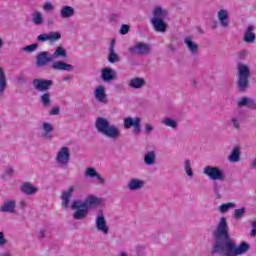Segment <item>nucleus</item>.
I'll use <instances>...</instances> for the list:
<instances>
[{
    "instance_id": "52",
    "label": "nucleus",
    "mask_w": 256,
    "mask_h": 256,
    "mask_svg": "<svg viewBox=\"0 0 256 256\" xmlns=\"http://www.w3.org/2000/svg\"><path fill=\"white\" fill-rule=\"evenodd\" d=\"M71 79H73L72 75H66L63 77L62 81H71Z\"/></svg>"
},
{
    "instance_id": "15",
    "label": "nucleus",
    "mask_w": 256,
    "mask_h": 256,
    "mask_svg": "<svg viewBox=\"0 0 256 256\" xmlns=\"http://www.w3.org/2000/svg\"><path fill=\"white\" fill-rule=\"evenodd\" d=\"M237 107H248V109H256V100L249 97H241L237 100Z\"/></svg>"
},
{
    "instance_id": "1",
    "label": "nucleus",
    "mask_w": 256,
    "mask_h": 256,
    "mask_svg": "<svg viewBox=\"0 0 256 256\" xmlns=\"http://www.w3.org/2000/svg\"><path fill=\"white\" fill-rule=\"evenodd\" d=\"M214 245L212 248L213 255L221 256H239L245 255L249 251V244L242 242L237 246V242L229 235V227L227 226V219L220 218V221L213 232Z\"/></svg>"
},
{
    "instance_id": "9",
    "label": "nucleus",
    "mask_w": 256,
    "mask_h": 256,
    "mask_svg": "<svg viewBox=\"0 0 256 256\" xmlns=\"http://www.w3.org/2000/svg\"><path fill=\"white\" fill-rule=\"evenodd\" d=\"M128 51L132 53V55H148L151 52V46L147 43L138 42L134 46L129 47Z\"/></svg>"
},
{
    "instance_id": "54",
    "label": "nucleus",
    "mask_w": 256,
    "mask_h": 256,
    "mask_svg": "<svg viewBox=\"0 0 256 256\" xmlns=\"http://www.w3.org/2000/svg\"><path fill=\"white\" fill-rule=\"evenodd\" d=\"M116 256H129V253H127L126 251H122L118 253Z\"/></svg>"
},
{
    "instance_id": "25",
    "label": "nucleus",
    "mask_w": 256,
    "mask_h": 256,
    "mask_svg": "<svg viewBox=\"0 0 256 256\" xmlns=\"http://www.w3.org/2000/svg\"><path fill=\"white\" fill-rule=\"evenodd\" d=\"M129 87H131L132 89H141V87L145 86V79L143 78H132L129 82H128Z\"/></svg>"
},
{
    "instance_id": "2",
    "label": "nucleus",
    "mask_w": 256,
    "mask_h": 256,
    "mask_svg": "<svg viewBox=\"0 0 256 256\" xmlns=\"http://www.w3.org/2000/svg\"><path fill=\"white\" fill-rule=\"evenodd\" d=\"M105 200L103 198L97 196H88L84 201L83 200H74L71 209L76 210L73 214V218L76 221H81L83 219H87L89 215V209L91 207H99V205H103Z\"/></svg>"
},
{
    "instance_id": "33",
    "label": "nucleus",
    "mask_w": 256,
    "mask_h": 256,
    "mask_svg": "<svg viewBox=\"0 0 256 256\" xmlns=\"http://www.w3.org/2000/svg\"><path fill=\"white\" fill-rule=\"evenodd\" d=\"M157 159V154L155 151L147 152L144 156V163L146 165H155V161Z\"/></svg>"
},
{
    "instance_id": "49",
    "label": "nucleus",
    "mask_w": 256,
    "mask_h": 256,
    "mask_svg": "<svg viewBox=\"0 0 256 256\" xmlns=\"http://www.w3.org/2000/svg\"><path fill=\"white\" fill-rule=\"evenodd\" d=\"M145 131H146V133H151V131H153V125L146 124L145 125Z\"/></svg>"
},
{
    "instance_id": "45",
    "label": "nucleus",
    "mask_w": 256,
    "mask_h": 256,
    "mask_svg": "<svg viewBox=\"0 0 256 256\" xmlns=\"http://www.w3.org/2000/svg\"><path fill=\"white\" fill-rule=\"evenodd\" d=\"M37 41L39 43H45V41H47V33H43V34L38 35Z\"/></svg>"
},
{
    "instance_id": "23",
    "label": "nucleus",
    "mask_w": 256,
    "mask_h": 256,
    "mask_svg": "<svg viewBox=\"0 0 256 256\" xmlns=\"http://www.w3.org/2000/svg\"><path fill=\"white\" fill-rule=\"evenodd\" d=\"M16 203L14 200H6L3 205L0 207L2 213H15Z\"/></svg>"
},
{
    "instance_id": "30",
    "label": "nucleus",
    "mask_w": 256,
    "mask_h": 256,
    "mask_svg": "<svg viewBox=\"0 0 256 256\" xmlns=\"http://www.w3.org/2000/svg\"><path fill=\"white\" fill-rule=\"evenodd\" d=\"M184 43L187 46L190 53H196L199 49L197 43L193 42V39L189 36L184 39Z\"/></svg>"
},
{
    "instance_id": "32",
    "label": "nucleus",
    "mask_w": 256,
    "mask_h": 256,
    "mask_svg": "<svg viewBox=\"0 0 256 256\" xmlns=\"http://www.w3.org/2000/svg\"><path fill=\"white\" fill-rule=\"evenodd\" d=\"M5 89H7V77L3 68L0 67V95L5 93Z\"/></svg>"
},
{
    "instance_id": "34",
    "label": "nucleus",
    "mask_w": 256,
    "mask_h": 256,
    "mask_svg": "<svg viewBox=\"0 0 256 256\" xmlns=\"http://www.w3.org/2000/svg\"><path fill=\"white\" fill-rule=\"evenodd\" d=\"M32 23H34V25H43V14L39 11H35L32 14Z\"/></svg>"
},
{
    "instance_id": "38",
    "label": "nucleus",
    "mask_w": 256,
    "mask_h": 256,
    "mask_svg": "<svg viewBox=\"0 0 256 256\" xmlns=\"http://www.w3.org/2000/svg\"><path fill=\"white\" fill-rule=\"evenodd\" d=\"M230 209H235V203L228 202V203L222 204L218 208V211H220L221 213H227V211H230Z\"/></svg>"
},
{
    "instance_id": "41",
    "label": "nucleus",
    "mask_w": 256,
    "mask_h": 256,
    "mask_svg": "<svg viewBox=\"0 0 256 256\" xmlns=\"http://www.w3.org/2000/svg\"><path fill=\"white\" fill-rule=\"evenodd\" d=\"M37 44H31L23 48V51H26L27 53H33L37 49Z\"/></svg>"
},
{
    "instance_id": "3",
    "label": "nucleus",
    "mask_w": 256,
    "mask_h": 256,
    "mask_svg": "<svg viewBox=\"0 0 256 256\" xmlns=\"http://www.w3.org/2000/svg\"><path fill=\"white\" fill-rule=\"evenodd\" d=\"M98 133H101L109 139H119L121 137V129L115 125H111L107 118L98 117L95 122Z\"/></svg>"
},
{
    "instance_id": "24",
    "label": "nucleus",
    "mask_w": 256,
    "mask_h": 256,
    "mask_svg": "<svg viewBox=\"0 0 256 256\" xmlns=\"http://www.w3.org/2000/svg\"><path fill=\"white\" fill-rule=\"evenodd\" d=\"M75 15V9L71 6H62L60 10V16L62 19H71Z\"/></svg>"
},
{
    "instance_id": "42",
    "label": "nucleus",
    "mask_w": 256,
    "mask_h": 256,
    "mask_svg": "<svg viewBox=\"0 0 256 256\" xmlns=\"http://www.w3.org/2000/svg\"><path fill=\"white\" fill-rule=\"evenodd\" d=\"M8 240L5 238V233L0 231V247H5L7 245Z\"/></svg>"
},
{
    "instance_id": "50",
    "label": "nucleus",
    "mask_w": 256,
    "mask_h": 256,
    "mask_svg": "<svg viewBox=\"0 0 256 256\" xmlns=\"http://www.w3.org/2000/svg\"><path fill=\"white\" fill-rule=\"evenodd\" d=\"M13 173H14L13 168L8 167V168L6 169V175H9V176L11 177V175H13Z\"/></svg>"
},
{
    "instance_id": "26",
    "label": "nucleus",
    "mask_w": 256,
    "mask_h": 256,
    "mask_svg": "<svg viewBox=\"0 0 256 256\" xmlns=\"http://www.w3.org/2000/svg\"><path fill=\"white\" fill-rule=\"evenodd\" d=\"M255 28L253 26H248L245 34H244V41L245 43H255V33H253V30Z\"/></svg>"
},
{
    "instance_id": "43",
    "label": "nucleus",
    "mask_w": 256,
    "mask_h": 256,
    "mask_svg": "<svg viewBox=\"0 0 256 256\" xmlns=\"http://www.w3.org/2000/svg\"><path fill=\"white\" fill-rule=\"evenodd\" d=\"M54 10H55V6H53L51 2H46L43 5V11H54Z\"/></svg>"
},
{
    "instance_id": "6",
    "label": "nucleus",
    "mask_w": 256,
    "mask_h": 256,
    "mask_svg": "<svg viewBox=\"0 0 256 256\" xmlns=\"http://www.w3.org/2000/svg\"><path fill=\"white\" fill-rule=\"evenodd\" d=\"M203 174L211 181H225V172L220 167L208 165L204 168Z\"/></svg>"
},
{
    "instance_id": "37",
    "label": "nucleus",
    "mask_w": 256,
    "mask_h": 256,
    "mask_svg": "<svg viewBox=\"0 0 256 256\" xmlns=\"http://www.w3.org/2000/svg\"><path fill=\"white\" fill-rule=\"evenodd\" d=\"M184 171L188 175V177H193V168H191V160L185 159L183 162Z\"/></svg>"
},
{
    "instance_id": "13",
    "label": "nucleus",
    "mask_w": 256,
    "mask_h": 256,
    "mask_svg": "<svg viewBox=\"0 0 256 256\" xmlns=\"http://www.w3.org/2000/svg\"><path fill=\"white\" fill-rule=\"evenodd\" d=\"M217 19L221 27H224V28L229 27V10H226V9L218 10Z\"/></svg>"
},
{
    "instance_id": "8",
    "label": "nucleus",
    "mask_w": 256,
    "mask_h": 256,
    "mask_svg": "<svg viewBox=\"0 0 256 256\" xmlns=\"http://www.w3.org/2000/svg\"><path fill=\"white\" fill-rule=\"evenodd\" d=\"M133 127V133L139 135L141 133V118H125L124 119V129H131Z\"/></svg>"
},
{
    "instance_id": "27",
    "label": "nucleus",
    "mask_w": 256,
    "mask_h": 256,
    "mask_svg": "<svg viewBox=\"0 0 256 256\" xmlns=\"http://www.w3.org/2000/svg\"><path fill=\"white\" fill-rule=\"evenodd\" d=\"M108 61L109 63H117L119 61V55L115 53V40L111 41Z\"/></svg>"
},
{
    "instance_id": "36",
    "label": "nucleus",
    "mask_w": 256,
    "mask_h": 256,
    "mask_svg": "<svg viewBox=\"0 0 256 256\" xmlns=\"http://www.w3.org/2000/svg\"><path fill=\"white\" fill-rule=\"evenodd\" d=\"M40 101L44 107H51V94L48 92L40 96Z\"/></svg>"
},
{
    "instance_id": "5",
    "label": "nucleus",
    "mask_w": 256,
    "mask_h": 256,
    "mask_svg": "<svg viewBox=\"0 0 256 256\" xmlns=\"http://www.w3.org/2000/svg\"><path fill=\"white\" fill-rule=\"evenodd\" d=\"M251 70L247 64H238V87L240 91H245L249 87V77Z\"/></svg>"
},
{
    "instance_id": "56",
    "label": "nucleus",
    "mask_w": 256,
    "mask_h": 256,
    "mask_svg": "<svg viewBox=\"0 0 256 256\" xmlns=\"http://www.w3.org/2000/svg\"><path fill=\"white\" fill-rule=\"evenodd\" d=\"M0 256H11V253L10 252H4Z\"/></svg>"
},
{
    "instance_id": "20",
    "label": "nucleus",
    "mask_w": 256,
    "mask_h": 256,
    "mask_svg": "<svg viewBox=\"0 0 256 256\" xmlns=\"http://www.w3.org/2000/svg\"><path fill=\"white\" fill-rule=\"evenodd\" d=\"M94 96L99 103H107V94L104 86H97L94 90Z\"/></svg>"
},
{
    "instance_id": "28",
    "label": "nucleus",
    "mask_w": 256,
    "mask_h": 256,
    "mask_svg": "<svg viewBox=\"0 0 256 256\" xmlns=\"http://www.w3.org/2000/svg\"><path fill=\"white\" fill-rule=\"evenodd\" d=\"M52 61L54 59H67V50L65 48L59 46L56 48L55 52L51 55Z\"/></svg>"
},
{
    "instance_id": "57",
    "label": "nucleus",
    "mask_w": 256,
    "mask_h": 256,
    "mask_svg": "<svg viewBox=\"0 0 256 256\" xmlns=\"http://www.w3.org/2000/svg\"><path fill=\"white\" fill-rule=\"evenodd\" d=\"M3 47V40L0 38V49Z\"/></svg>"
},
{
    "instance_id": "35",
    "label": "nucleus",
    "mask_w": 256,
    "mask_h": 256,
    "mask_svg": "<svg viewBox=\"0 0 256 256\" xmlns=\"http://www.w3.org/2000/svg\"><path fill=\"white\" fill-rule=\"evenodd\" d=\"M46 39L47 41H50V43H55V41H59L61 39V32H49L46 33Z\"/></svg>"
},
{
    "instance_id": "46",
    "label": "nucleus",
    "mask_w": 256,
    "mask_h": 256,
    "mask_svg": "<svg viewBox=\"0 0 256 256\" xmlns=\"http://www.w3.org/2000/svg\"><path fill=\"white\" fill-rule=\"evenodd\" d=\"M251 226V237H256V220L252 221Z\"/></svg>"
},
{
    "instance_id": "31",
    "label": "nucleus",
    "mask_w": 256,
    "mask_h": 256,
    "mask_svg": "<svg viewBox=\"0 0 256 256\" xmlns=\"http://www.w3.org/2000/svg\"><path fill=\"white\" fill-rule=\"evenodd\" d=\"M239 159H241V149L239 147H235L228 157V161H230V163H238Z\"/></svg>"
},
{
    "instance_id": "18",
    "label": "nucleus",
    "mask_w": 256,
    "mask_h": 256,
    "mask_svg": "<svg viewBox=\"0 0 256 256\" xmlns=\"http://www.w3.org/2000/svg\"><path fill=\"white\" fill-rule=\"evenodd\" d=\"M50 61H53V58L49 56V52H41L37 55L36 65L38 67H45Z\"/></svg>"
},
{
    "instance_id": "19",
    "label": "nucleus",
    "mask_w": 256,
    "mask_h": 256,
    "mask_svg": "<svg viewBox=\"0 0 256 256\" xmlns=\"http://www.w3.org/2000/svg\"><path fill=\"white\" fill-rule=\"evenodd\" d=\"M85 177H88V179H96L101 185L105 183V179H103V177H101L93 167L86 168Z\"/></svg>"
},
{
    "instance_id": "48",
    "label": "nucleus",
    "mask_w": 256,
    "mask_h": 256,
    "mask_svg": "<svg viewBox=\"0 0 256 256\" xmlns=\"http://www.w3.org/2000/svg\"><path fill=\"white\" fill-rule=\"evenodd\" d=\"M143 251H145L144 246H137V248H136L137 255H142Z\"/></svg>"
},
{
    "instance_id": "29",
    "label": "nucleus",
    "mask_w": 256,
    "mask_h": 256,
    "mask_svg": "<svg viewBox=\"0 0 256 256\" xmlns=\"http://www.w3.org/2000/svg\"><path fill=\"white\" fill-rule=\"evenodd\" d=\"M21 191L26 195H34V193H37L38 189L31 183L27 182L21 186Z\"/></svg>"
},
{
    "instance_id": "55",
    "label": "nucleus",
    "mask_w": 256,
    "mask_h": 256,
    "mask_svg": "<svg viewBox=\"0 0 256 256\" xmlns=\"http://www.w3.org/2000/svg\"><path fill=\"white\" fill-rule=\"evenodd\" d=\"M251 167H252L253 169H256V157H255V159L252 161Z\"/></svg>"
},
{
    "instance_id": "11",
    "label": "nucleus",
    "mask_w": 256,
    "mask_h": 256,
    "mask_svg": "<svg viewBox=\"0 0 256 256\" xmlns=\"http://www.w3.org/2000/svg\"><path fill=\"white\" fill-rule=\"evenodd\" d=\"M32 85L36 91L44 93V91H49L51 85H53V81L45 79H34L32 81Z\"/></svg>"
},
{
    "instance_id": "53",
    "label": "nucleus",
    "mask_w": 256,
    "mask_h": 256,
    "mask_svg": "<svg viewBox=\"0 0 256 256\" xmlns=\"http://www.w3.org/2000/svg\"><path fill=\"white\" fill-rule=\"evenodd\" d=\"M214 192L216 193V195H219V184L214 183Z\"/></svg>"
},
{
    "instance_id": "21",
    "label": "nucleus",
    "mask_w": 256,
    "mask_h": 256,
    "mask_svg": "<svg viewBox=\"0 0 256 256\" xmlns=\"http://www.w3.org/2000/svg\"><path fill=\"white\" fill-rule=\"evenodd\" d=\"M53 124L49 122H44L42 124V137L43 139H53V131H54Z\"/></svg>"
},
{
    "instance_id": "44",
    "label": "nucleus",
    "mask_w": 256,
    "mask_h": 256,
    "mask_svg": "<svg viewBox=\"0 0 256 256\" xmlns=\"http://www.w3.org/2000/svg\"><path fill=\"white\" fill-rule=\"evenodd\" d=\"M129 33V25L123 24L120 28L121 35H127Z\"/></svg>"
},
{
    "instance_id": "17",
    "label": "nucleus",
    "mask_w": 256,
    "mask_h": 256,
    "mask_svg": "<svg viewBox=\"0 0 256 256\" xmlns=\"http://www.w3.org/2000/svg\"><path fill=\"white\" fill-rule=\"evenodd\" d=\"M73 193H75V186H70L66 191L62 193V206L65 209L69 208V203Z\"/></svg>"
},
{
    "instance_id": "4",
    "label": "nucleus",
    "mask_w": 256,
    "mask_h": 256,
    "mask_svg": "<svg viewBox=\"0 0 256 256\" xmlns=\"http://www.w3.org/2000/svg\"><path fill=\"white\" fill-rule=\"evenodd\" d=\"M167 17V10L163 9L161 6H156L153 11V17L151 23L155 29L160 33H163L167 29V24H165V19Z\"/></svg>"
},
{
    "instance_id": "12",
    "label": "nucleus",
    "mask_w": 256,
    "mask_h": 256,
    "mask_svg": "<svg viewBox=\"0 0 256 256\" xmlns=\"http://www.w3.org/2000/svg\"><path fill=\"white\" fill-rule=\"evenodd\" d=\"M243 121H245V114L239 110L234 111L230 119L231 125H233L235 129H239Z\"/></svg>"
},
{
    "instance_id": "47",
    "label": "nucleus",
    "mask_w": 256,
    "mask_h": 256,
    "mask_svg": "<svg viewBox=\"0 0 256 256\" xmlns=\"http://www.w3.org/2000/svg\"><path fill=\"white\" fill-rule=\"evenodd\" d=\"M59 111H61L59 106H55L50 110V115H59Z\"/></svg>"
},
{
    "instance_id": "10",
    "label": "nucleus",
    "mask_w": 256,
    "mask_h": 256,
    "mask_svg": "<svg viewBox=\"0 0 256 256\" xmlns=\"http://www.w3.org/2000/svg\"><path fill=\"white\" fill-rule=\"evenodd\" d=\"M96 229L103 235L109 234V226L107 225V220H105V214L103 211H99L96 216Z\"/></svg>"
},
{
    "instance_id": "14",
    "label": "nucleus",
    "mask_w": 256,
    "mask_h": 256,
    "mask_svg": "<svg viewBox=\"0 0 256 256\" xmlns=\"http://www.w3.org/2000/svg\"><path fill=\"white\" fill-rule=\"evenodd\" d=\"M54 71H73L75 66L63 61H54L51 65Z\"/></svg>"
},
{
    "instance_id": "40",
    "label": "nucleus",
    "mask_w": 256,
    "mask_h": 256,
    "mask_svg": "<svg viewBox=\"0 0 256 256\" xmlns=\"http://www.w3.org/2000/svg\"><path fill=\"white\" fill-rule=\"evenodd\" d=\"M245 212H246L245 208L236 209L234 211V218L235 219H242L243 215H245Z\"/></svg>"
},
{
    "instance_id": "39",
    "label": "nucleus",
    "mask_w": 256,
    "mask_h": 256,
    "mask_svg": "<svg viewBox=\"0 0 256 256\" xmlns=\"http://www.w3.org/2000/svg\"><path fill=\"white\" fill-rule=\"evenodd\" d=\"M163 125L166 127H171V129H177V121L173 120V118H164L162 120Z\"/></svg>"
},
{
    "instance_id": "16",
    "label": "nucleus",
    "mask_w": 256,
    "mask_h": 256,
    "mask_svg": "<svg viewBox=\"0 0 256 256\" xmlns=\"http://www.w3.org/2000/svg\"><path fill=\"white\" fill-rule=\"evenodd\" d=\"M129 191H140L145 187V181L137 178H132L129 180L127 185Z\"/></svg>"
},
{
    "instance_id": "7",
    "label": "nucleus",
    "mask_w": 256,
    "mask_h": 256,
    "mask_svg": "<svg viewBox=\"0 0 256 256\" xmlns=\"http://www.w3.org/2000/svg\"><path fill=\"white\" fill-rule=\"evenodd\" d=\"M70 159H71V152L67 147H62L56 155V163L62 169H67V165H69Z\"/></svg>"
},
{
    "instance_id": "51",
    "label": "nucleus",
    "mask_w": 256,
    "mask_h": 256,
    "mask_svg": "<svg viewBox=\"0 0 256 256\" xmlns=\"http://www.w3.org/2000/svg\"><path fill=\"white\" fill-rule=\"evenodd\" d=\"M38 237L40 238V239H43V237H45V230H40L39 232H38Z\"/></svg>"
},
{
    "instance_id": "22",
    "label": "nucleus",
    "mask_w": 256,
    "mask_h": 256,
    "mask_svg": "<svg viewBox=\"0 0 256 256\" xmlns=\"http://www.w3.org/2000/svg\"><path fill=\"white\" fill-rule=\"evenodd\" d=\"M101 77L105 82H109L117 78V73L111 68H104L102 69Z\"/></svg>"
}]
</instances>
